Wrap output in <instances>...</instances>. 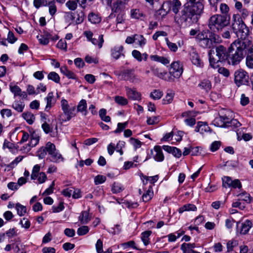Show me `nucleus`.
<instances>
[{
	"label": "nucleus",
	"mask_w": 253,
	"mask_h": 253,
	"mask_svg": "<svg viewBox=\"0 0 253 253\" xmlns=\"http://www.w3.org/2000/svg\"><path fill=\"white\" fill-rule=\"evenodd\" d=\"M232 28L238 40L234 41L228 48V63L238 65L246 56L247 66L253 68V42L246 39L249 30L240 14H233Z\"/></svg>",
	"instance_id": "obj_1"
},
{
	"label": "nucleus",
	"mask_w": 253,
	"mask_h": 253,
	"mask_svg": "<svg viewBox=\"0 0 253 253\" xmlns=\"http://www.w3.org/2000/svg\"><path fill=\"white\" fill-rule=\"evenodd\" d=\"M169 4V10L175 14L174 22L180 27H185L188 25L196 23L190 12L184 7V4L182 6L179 0H166Z\"/></svg>",
	"instance_id": "obj_2"
},
{
	"label": "nucleus",
	"mask_w": 253,
	"mask_h": 253,
	"mask_svg": "<svg viewBox=\"0 0 253 253\" xmlns=\"http://www.w3.org/2000/svg\"><path fill=\"white\" fill-rule=\"evenodd\" d=\"M191 36H196V39L199 45L205 48H211L214 44L221 42L220 37L209 30L200 31L198 29H191L190 31Z\"/></svg>",
	"instance_id": "obj_3"
},
{
	"label": "nucleus",
	"mask_w": 253,
	"mask_h": 253,
	"mask_svg": "<svg viewBox=\"0 0 253 253\" xmlns=\"http://www.w3.org/2000/svg\"><path fill=\"white\" fill-rule=\"evenodd\" d=\"M184 7L190 12L193 18L197 23L204 13V0H185Z\"/></svg>",
	"instance_id": "obj_4"
},
{
	"label": "nucleus",
	"mask_w": 253,
	"mask_h": 253,
	"mask_svg": "<svg viewBox=\"0 0 253 253\" xmlns=\"http://www.w3.org/2000/svg\"><path fill=\"white\" fill-rule=\"evenodd\" d=\"M216 55L218 59H215L212 55L214 53V51L210 50L208 55L209 57V62L211 66L213 68H216L219 66V62H223L228 60V50L222 45H219L215 47Z\"/></svg>",
	"instance_id": "obj_5"
},
{
	"label": "nucleus",
	"mask_w": 253,
	"mask_h": 253,
	"mask_svg": "<svg viewBox=\"0 0 253 253\" xmlns=\"http://www.w3.org/2000/svg\"><path fill=\"white\" fill-rule=\"evenodd\" d=\"M230 17L227 15L215 14L209 19L208 26L213 32L221 30L229 24Z\"/></svg>",
	"instance_id": "obj_6"
},
{
	"label": "nucleus",
	"mask_w": 253,
	"mask_h": 253,
	"mask_svg": "<svg viewBox=\"0 0 253 253\" xmlns=\"http://www.w3.org/2000/svg\"><path fill=\"white\" fill-rule=\"evenodd\" d=\"M61 103L64 114L61 115L59 119L61 123H62L70 120L72 118L76 115V107L74 106L69 108L68 101L65 99H62Z\"/></svg>",
	"instance_id": "obj_7"
},
{
	"label": "nucleus",
	"mask_w": 253,
	"mask_h": 253,
	"mask_svg": "<svg viewBox=\"0 0 253 253\" xmlns=\"http://www.w3.org/2000/svg\"><path fill=\"white\" fill-rule=\"evenodd\" d=\"M215 126H239L241 125L236 119H230L226 116H219L212 122Z\"/></svg>",
	"instance_id": "obj_8"
},
{
	"label": "nucleus",
	"mask_w": 253,
	"mask_h": 253,
	"mask_svg": "<svg viewBox=\"0 0 253 253\" xmlns=\"http://www.w3.org/2000/svg\"><path fill=\"white\" fill-rule=\"evenodd\" d=\"M234 83L240 87L242 85H248L249 84V76L248 73L242 69L236 70L234 74Z\"/></svg>",
	"instance_id": "obj_9"
},
{
	"label": "nucleus",
	"mask_w": 253,
	"mask_h": 253,
	"mask_svg": "<svg viewBox=\"0 0 253 253\" xmlns=\"http://www.w3.org/2000/svg\"><path fill=\"white\" fill-rule=\"evenodd\" d=\"M120 76L121 79L132 83H138L141 82L140 79L135 75L133 69L125 70L120 74Z\"/></svg>",
	"instance_id": "obj_10"
},
{
	"label": "nucleus",
	"mask_w": 253,
	"mask_h": 253,
	"mask_svg": "<svg viewBox=\"0 0 253 253\" xmlns=\"http://www.w3.org/2000/svg\"><path fill=\"white\" fill-rule=\"evenodd\" d=\"M183 73V68L179 61H175L170 64L168 74L173 79H178Z\"/></svg>",
	"instance_id": "obj_11"
},
{
	"label": "nucleus",
	"mask_w": 253,
	"mask_h": 253,
	"mask_svg": "<svg viewBox=\"0 0 253 253\" xmlns=\"http://www.w3.org/2000/svg\"><path fill=\"white\" fill-rule=\"evenodd\" d=\"M56 150L55 145L51 142H48L45 146L41 147L37 152V156L39 159L44 158L47 153L49 155Z\"/></svg>",
	"instance_id": "obj_12"
},
{
	"label": "nucleus",
	"mask_w": 253,
	"mask_h": 253,
	"mask_svg": "<svg viewBox=\"0 0 253 253\" xmlns=\"http://www.w3.org/2000/svg\"><path fill=\"white\" fill-rule=\"evenodd\" d=\"M151 71L153 75L158 78L168 82H173V79L171 77L168 73L160 68L154 66L150 67Z\"/></svg>",
	"instance_id": "obj_13"
},
{
	"label": "nucleus",
	"mask_w": 253,
	"mask_h": 253,
	"mask_svg": "<svg viewBox=\"0 0 253 253\" xmlns=\"http://www.w3.org/2000/svg\"><path fill=\"white\" fill-rule=\"evenodd\" d=\"M84 34L86 37L87 40L91 42L93 44L97 45L99 48H101L102 47L104 42L103 35H99L98 39H97L93 38V34L90 31H84Z\"/></svg>",
	"instance_id": "obj_14"
},
{
	"label": "nucleus",
	"mask_w": 253,
	"mask_h": 253,
	"mask_svg": "<svg viewBox=\"0 0 253 253\" xmlns=\"http://www.w3.org/2000/svg\"><path fill=\"white\" fill-rule=\"evenodd\" d=\"M162 147L159 145H156L154 147V151L155 154H153V150H150L151 154L153 155L154 159L158 162H162L164 160L165 156L162 151Z\"/></svg>",
	"instance_id": "obj_15"
},
{
	"label": "nucleus",
	"mask_w": 253,
	"mask_h": 253,
	"mask_svg": "<svg viewBox=\"0 0 253 253\" xmlns=\"http://www.w3.org/2000/svg\"><path fill=\"white\" fill-rule=\"evenodd\" d=\"M197 113L194 111H187L183 112L182 114L183 117H187V118L185 119L184 122L186 125L189 126H193L196 124V120L193 117L196 116Z\"/></svg>",
	"instance_id": "obj_16"
},
{
	"label": "nucleus",
	"mask_w": 253,
	"mask_h": 253,
	"mask_svg": "<svg viewBox=\"0 0 253 253\" xmlns=\"http://www.w3.org/2000/svg\"><path fill=\"white\" fill-rule=\"evenodd\" d=\"M126 94L127 97L133 100H140L141 99V94L138 92L135 88H131L127 86L125 87Z\"/></svg>",
	"instance_id": "obj_17"
},
{
	"label": "nucleus",
	"mask_w": 253,
	"mask_h": 253,
	"mask_svg": "<svg viewBox=\"0 0 253 253\" xmlns=\"http://www.w3.org/2000/svg\"><path fill=\"white\" fill-rule=\"evenodd\" d=\"M124 50L123 45H116L111 49V56L115 60L118 59L122 56L125 57V54L123 53Z\"/></svg>",
	"instance_id": "obj_18"
},
{
	"label": "nucleus",
	"mask_w": 253,
	"mask_h": 253,
	"mask_svg": "<svg viewBox=\"0 0 253 253\" xmlns=\"http://www.w3.org/2000/svg\"><path fill=\"white\" fill-rule=\"evenodd\" d=\"M169 5V3L167 2L166 1L163 2L161 8L156 12V15L158 16V18L162 19L168 14L170 11Z\"/></svg>",
	"instance_id": "obj_19"
},
{
	"label": "nucleus",
	"mask_w": 253,
	"mask_h": 253,
	"mask_svg": "<svg viewBox=\"0 0 253 253\" xmlns=\"http://www.w3.org/2000/svg\"><path fill=\"white\" fill-rule=\"evenodd\" d=\"M190 59L192 64L197 67L202 68L204 66V63L197 52L193 51L190 53Z\"/></svg>",
	"instance_id": "obj_20"
},
{
	"label": "nucleus",
	"mask_w": 253,
	"mask_h": 253,
	"mask_svg": "<svg viewBox=\"0 0 253 253\" xmlns=\"http://www.w3.org/2000/svg\"><path fill=\"white\" fill-rule=\"evenodd\" d=\"M162 148L164 151L168 153L172 154L173 156L176 158H179L181 156V150L175 147H172L169 145H163L162 146Z\"/></svg>",
	"instance_id": "obj_21"
},
{
	"label": "nucleus",
	"mask_w": 253,
	"mask_h": 253,
	"mask_svg": "<svg viewBox=\"0 0 253 253\" xmlns=\"http://www.w3.org/2000/svg\"><path fill=\"white\" fill-rule=\"evenodd\" d=\"M246 129V127H243L242 130H240L239 129H238L236 131L238 141H241L242 139H244L245 141H247L253 138L252 134L250 133H246V131H244V129Z\"/></svg>",
	"instance_id": "obj_22"
},
{
	"label": "nucleus",
	"mask_w": 253,
	"mask_h": 253,
	"mask_svg": "<svg viewBox=\"0 0 253 253\" xmlns=\"http://www.w3.org/2000/svg\"><path fill=\"white\" fill-rule=\"evenodd\" d=\"M130 17L132 19L143 20L145 17V14L143 12L139 9H132L130 10Z\"/></svg>",
	"instance_id": "obj_23"
},
{
	"label": "nucleus",
	"mask_w": 253,
	"mask_h": 253,
	"mask_svg": "<svg viewBox=\"0 0 253 253\" xmlns=\"http://www.w3.org/2000/svg\"><path fill=\"white\" fill-rule=\"evenodd\" d=\"M126 2L122 0L117 1L114 4L112 10L116 13H124L123 11Z\"/></svg>",
	"instance_id": "obj_24"
},
{
	"label": "nucleus",
	"mask_w": 253,
	"mask_h": 253,
	"mask_svg": "<svg viewBox=\"0 0 253 253\" xmlns=\"http://www.w3.org/2000/svg\"><path fill=\"white\" fill-rule=\"evenodd\" d=\"M151 60L161 63L162 64L166 65L169 63V60L165 57L160 56L158 55H151L150 56Z\"/></svg>",
	"instance_id": "obj_25"
},
{
	"label": "nucleus",
	"mask_w": 253,
	"mask_h": 253,
	"mask_svg": "<svg viewBox=\"0 0 253 253\" xmlns=\"http://www.w3.org/2000/svg\"><path fill=\"white\" fill-rule=\"evenodd\" d=\"M196 247L195 244L183 243L181 245L180 249L183 253H193V249Z\"/></svg>",
	"instance_id": "obj_26"
},
{
	"label": "nucleus",
	"mask_w": 253,
	"mask_h": 253,
	"mask_svg": "<svg viewBox=\"0 0 253 253\" xmlns=\"http://www.w3.org/2000/svg\"><path fill=\"white\" fill-rule=\"evenodd\" d=\"M252 222L250 220H246L244 222L242 223L240 233L245 235L248 233L249 230L252 227Z\"/></svg>",
	"instance_id": "obj_27"
},
{
	"label": "nucleus",
	"mask_w": 253,
	"mask_h": 253,
	"mask_svg": "<svg viewBox=\"0 0 253 253\" xmlns=\"http://www.w3.org/2000/svg\"><path fill=\"white\" fill-rule=\"evenodd\" d=\"M50 160L51 162L53 163H59L60 162H63L64 158L62 155L59 153L58 151L56 150L52 154L50 155Z\"/></svg>",
	"instance_id": "obj_28"
},
{
	"label": "nucleus",
	"mask_w": 253,
	"mask_h": 253,
	"mask_svg": "<svg viewBox=\"0 0 253 253\" xmlns=\"http://www.w3.org/2000/svg\"><path fill=\"white\" fill-rule=\"evenodd\" d=\"M44 132L51 137H57L59 135L58 127H42Z\"/></svg>",
	"instance_id": "obj_29"
},
{
	"label": "nucleus",
	"mask_w": 253,
	"mask_h": 253,
	"mask_svg": "<svg viewBox=\"0 0 253 253\" xmlns=\"http://www.w3.org/2000/svg\"><path fill=\"white\" fill-rule=\"evenodd\" d=\"M152 233L151 231L147 230L141 233V239L145 246H147L150 244V236L152 234Z\"/></svg>",
	"instance_id": "obj_30"
},
{
	"label": "nucleus",
	"mask_w": 253,
	"mask_h": 253,
	"mask_svg": "<svg viewBox=\"0 0 253 253\" xmlns=\"http://www.w3.org/2000/svg\"><path fill=\"white\" fill-rule=\"evenodd\" d=\"M79 220L82 224H87L90 220L88 211H83L79 217Z\"/></svg>",
	"instance_id": "obj_31"
},
{
	"label": "nucleus",
	"mask_w": 253,
	"mask_h": 253,
	"mask_svg": "<svg viewBox=\"0 0 253 253\" xmlns=\"http://www.w3.org/2000/svg\"><path fill=\"white\" fill-rule=\"evenodd\" d=\"M123 185L118 182H114L111 186V191L113 194H117L124 190Z\"/></svg>",
	"instance_id": "obj_32"
},
{
	"label": "nucleus",
	"mask_w": 253,
	"mask_h": 253,
	"mask_svg": "<svg viewBox=\"0 0 253 253\" xmlns=\"http://www.w3.org/2000/svg\"><path fill=\"white\" fill-rule=\"evenodd\" d=\"M88 19L92 24H98L101 21V18L100 16L95 13H90L88 16Z\"/></svg>",
	"instance_id": "obj_33"
},
{
	"label": "nucleus",
	"mask_w": 253,
	"mask_h": 253,
	"mask_svg": "<svg viewBox=\"0 0 253 253\" xmlns=\"http://www.w3.org/2000/svg\"><path fill=\"white\" fill-rule=\"evenodd\" d=\"M53 93L52 92H49L47 96L45 97L46 100V105L45 110L48 111L49 109L54 105V102H53Z\"/></svg>",
	"instance_id": "obj_34"
},
{
	"label": "nucleus",
	"mask_w": 253,
	"mask_h": 253,
	"mask_svg": "<svg viewBox=\"0 0 253 253\" xmlns=\"http://www.w3.org/2000/svg\"><path fill=\"white\" fill-rule=\"evenodd\" d=\"M201 88L205 89L206 91H210L211 88V84L210 81L204 79L198 84Z\"/></svg>",
	"instance_id": "obj_35"
},
{
	"label": "nucleus",
	"mask_w": 253,
	"mask_h": 253,
	"mask_svg": "<svg viewBox=\"0 0 253 253\" xmlns=\"http://www.w3.org/2000/svg\"><path fill=\"white\" fill-rule=\"evenodd\" d=\"M197 210V208L195 205L193 204H186L180 207L178 209V212L180 213H182L185 211H195Z\"/></svg>",
	"instance_id": "obj_36"
},
{
	"label": "nucleus",
	"mask_w": 253,
	"mask_h": 253,
	"mask_svg": "<svg viewBox=\"0 0 253 253\" xmlns=\"http://www.w3.org/2000/svg\"><path fill=\"white\" fill-rule=\"evenodd\" d=\"M12 107L18 112H23L25 107V104L21 101H15L12 105Z\"/></svg>",
	"instance_id": "obj_37"
},
{
	"label": "nucleus",
	"mask_w": 253,
	"mask_h": 253,
	"mask_svg": "<svg viewBox=\"0 0 253 253\" xmlns=\"http://www.w3.org/2000/svg\"><path fill=\"white\" fill-rule=\"evenodd\" d=\"M60 71L62 74L66 76L69 79H75V74L71 71H69L66 66H62L60 68Z\"/></svg>",
	"instance_id": "obj_38"
},
{
	"label": "nucleus",
	"mask_w": 253,
	"mask_h": 253,
	"mask_svg": "<svg viewBox=\"0 0 253 253\" xmlns=\"http://www.w3.org/2000/svg\"><path fill=\"white\" fill-rule=\"evenodd\" d=\"M87 103L84 99H82L79 103L77 106V111L80 112H84V115L86 114L87 112Z\"/></svg>",
	"instance_id": "obj_39"
},
{
	"label": "nucleus",
	"mask_w": 253,
	"mask_h": 253,
	"mask_svg": "<svg viewBox=\"0 0 253 253\" xmlns=\"http://www.w3.org/2000/svg\"><path fill=\"white\" fill-rule=\"evenodd\" d=\"M120 246L124 250L131 248L138 250L139 249L136 246V244L134 241H129L120 244Z\"/></svg>",
	"instance_id": "obj_40"
},
{
	"label": "nucleus",
	"mask_w": 253,
	"mask_h": 253,
	"mask_svg": "<svg viewBox=\"0 0 253 253\" xmlns=\"http://www.w3.org/2000/svg\"><path fill=\"white\" fill-rule=\"evenodd\" d=\"M22 117L29 125H32L35 119L34 115L30 112L23 113L22 114Z\"/></svg>",
	"instance_id": "obj_41"
},
{
	"label": "nucleus",
	"mask_w": 253,
	"mask_h": 253,
	"mask_svg": "<svg viewBox=\"0 0 253 253\" xmlns=\"http://www.w3.org/2000/svg\"><path fill=\"white\" fill-rule=\"evenodd\" d=\"M153 196V192L152 191V188L151 187H150L146 193H144L142 195V200L144 202H148L152 199Z\"/></svg>",
	"instance_id": "obj_42"
},
{
	"label": "nucleus",
	"mask_w": 253,
	"mask_h": 253,
	"mask_svg": "<svg viewBox=\"0 0 253 253\" xmlns=\"http://www.w3.org/2000/svg\"><path fill=\"white\" fill-rule=\"evenodd\" d=\"M134 40L140 47H143L146 43V39L141 35L135 34Z\"/></svg>",
	"instance_id": "obj_43"
},
{
	"label": "nucleus",
	"mask_w": 253,
	"mask_h": 253,
	"mask_svg": "<svg viewBox=\"0 0 253 253\" xmlns=\"http://www.w3.org/2000/svg\"><path fill=\"white\" fill-rule=\"evenodd\" d=\"M106 114L107 111L105 109H101L99 111V116L101 119L105 122H109L111 118L109 116H107Z\"/></svg>",
	"instance_id": "obj_44"
},
{
	"label": "nucleus",
	"mask_w": 253,
	"mask_h": 253,
	"mask_svg": "<svg viewBox=\"0 0 253 253\" xmlns=\"http://www.w3.org/2000/svg\"><path fill=\"white\" fill-rule=\"evenodd\" d=\"M163 93L159 89H154L150 94V97L154 100H159L163 96Z\"/></svg>",
	"instance_id": "obj_45"
},
{
	"label": "nucleus",
	"mask_w": 253,
	"mask_h": 253,
	"mask_svg": "<svg viewBox=\"0 0 253 253\" xmlns=\"http://www.w3.org/2000/svg\"><path fill=\"white\" fill-rule=\"evenodd\" d=\"M75 18L76 16L72 12H66L65 13V20L69 24H71L73 21H75Z\"/></svg>",
	"instance_id": "obj_46"
},
{
	"label": "nucleus",
	"mask_w": 253,
	"mask_h": 253,
	"mask_svg": "<svg viewBox=\"0 0 253 253\" xmlns=\"http://www.w3.org/2000/svg\"><path fill=\"white\" fill-rule=\"evenodd\" d=\"M15 208L17 210V214L20 216H23L26 213V207L21 205L20 203H17L15 205Z\"/></svg>",
	"instance_id": "obj_47"
},
{
	"label": "nucleus",
	"mask_w": 253,
	"mask_h": 253,
	"mask_svg": "<svg viewBox=\"0 0 253 253\" xmlns=\"http://www.w3.org/2000/svg\"><path fill=\"white\" fill-rule=\"evenodd\" d=\"M47 78L49 80H51L56 83H60V77L57 73L55 72H50Z\"/></svg>",
	"instance_id": "obj_48"
},
{
	"label": "nucleus",
	"mask_w": 253,
	"mask_h": 253,
	"mask_svg": "<svg viewBox=\"0 0 253 253\" xmlns=\"http://www.w3.org/2000/svg\"><path fill=\"white\" fill-rule=\"evenodd\" d=\"M40 137L34 132L31 135V142L29 143L32 147L36 146L39 142Z\"/></svg>",
	"instance_id": "obj_49"
},
{
	"label": "nucleus",
	"mask_w": 253,
	"mask_h": 253,
	"mask_svg": "<svg viewBox=\"0 0 253 253\" xmlns=\"http://www.w3.org/2000/svg\"><path fill=\"white\" fill-rule=\"evenodd\" d=\"M115 101L121 105H126L128 103L127 99L121 96H116L114 98Z\"/></svg>",
	"instance_id": "obj_50"
},
{
	"label": "nucleus",
	"mask_w": 253,
	"mask_h": 253,
	"mask_svg": "<svg viewBox=\"0 0 253 253\" xmlns=\"http://www.w3.org/2000/svg\"><path fill=\"white\" fill-rule=\"evenodd\" d=\"M76 13L77 17L76 16L75 22L76 24H79L84 21V13L82 11H77Z\"/></svg>",
	"instance_id": "obj_51"
},
{
	"label": "nucleus",
	"mask_w": 253,
	"mask_h": 253,
	"mask_svg": "<svg viewBox=\"0 0 253 253\" xmlns=\"http://www.w3.org/2000/svg\"><path fill=\"white\" fill-rule=\"evenodd\" d=\"M48 7L49 13L51 16H53L57 12V6L55 4V1L52 3L47 5Z\"/></svg>",
	"instance_id": "obj_52"
},
{
	"label": "nucleus",
	"mask_w": 253,
	"mask_h": 253,
	"mask_svg": "<svg viewBox=\"0 0 253 253\" xmlns=\"http://www.w3.org/2000/svg\"><path fill=\"white\" fill-rule=\"evenodd\" d=\"M130 143L133 146L135 150L139 148L142 145V142L138 139L131 137L129 139Z\"/></svg>",
	"instance_id": "obj_53"
},
{
	"label": "nucleus",
	"mask_w": 253,
	"mask_h": 253,
	"mask_svg": "<svg viewBox=\"0 0 253 253\" xmlns=\"http://www.w3.org/2000/svg\"><path fill=\"white\" fill-rule=\"evenodd\" d=\"M89 231V228L87 226H82L77 230V234L79 236H83L87 234Z\"/></svg>",
	"instance_id": "obj_54"
},
{
	"label": "nucleus",
	"mask_w": 253,
	"mask_h": 253,
	"mask_svg": "<svg viewBox=\"0 0 253 253\" xmlns=\"http://www.w3.org/2000/svg\"><path fill=\"white\" fill-rule=\"evenodd\" d=\"M174 97L173 93H167L165 97L163 100V104H168L170 103L173 100Z\"/></svg>",
	"instance_id": "obj_55"
},
{
	"label": "nucleus",
	"mask_w": 253,
	"mask_h": 253,
	"mask_svg": "<svg viewBox=\"0 0 253 253\" xmlns=\"http://www.w3.org/2000/svg\"><path fill=\"white\" fill-rule=\"evenodd\" d=\"M232 179L228 176H224L222 178V185L225 188L231 187Z\"/></svg>",
	"instance_id": "obj_56"
},
{
	"label": "nucleus",
	"mask_w": 253,
	"mask_h": 253,
	"mask_svg": "<svg viewBox=\"0 0 253 253\" xmlns=\"http://www.w3.org/2000/svg\"><path fill=\"white\" fill-rule=\"evenodd\" d=\"M47 116L42 112L41 113V122L42 123L41 126H49V120L47 118Z\"/></svg>",
	"instance_id": "obj_57"
},
{
	"label": "nucleus",
	"mask_w": 253,
	"mask_h": 253,
	"mask_svg": "<svg viewBox=\"0 0 253 253\" xmlns=\"http://www.w3.org/2000/svg\"><path fill=\"white\" fill-rule=\"evenodd\" d=\"M10 90L14 94V96H19L21 92V88L17 85H10Z\"/></svg>",
	"instance_id": "obj_58"
},
{
	"label": "nucleus",
	"mask_w": 253,
	"mask_h": 253,
	"mask_svg": "<svg viewBox=\"0 0 253 253\" xmlns=\"http://www.w3.org/2000/svg\"><path fill=\"white\" fill-rule=\"evenodd\" d=\"M64 209V203L60 202L57 206H53L52 207L53 212H59L62 211Z\"/></svg>",
	"instance_id": "obj_59"
},
{
	"label": "nucleus",
	"mask_w": 253,
	"mask_h": 253,
	"mask_svg": "<svg viewBox=\"0 0 253 253\" xmlns=\"http://www.w3.org/2000/svg\"><path fill=\"white\" fill-rule=\"evenodd\" d=\"M237 242L235 240H230L227 243V252L230 253L233 250L234 247L236 246Z\"/></svg>",
	"instance_id": "obj_60"
},
{
	"label": "nucleus",
	"mask_w": 253,
	"mask_h": 253,
	"mask_svg": "<svg viewBox=\"0 0 253 253\" xmlns=\"http://www.w3.org/2000/svg\"><path fill=\"white\" fill-rule=\"evenodd\" d=\"M106 180L105 176L98 175L94 178V183L95 185H98L104 183Z\"/></svg>",
	"instance_id": "obj_61"
},
{
	"label": "nucleus",
	"mask_w": 253,
	"mask_h": 253,
	"mask_svg": "<svg viewBox=\"0 0 253 253\" xmlns=\"http://www.w3.org/2000/svg\"><path fill=\"white\" fill-rule=\"evenodd\" d=\"M57 47L62 50H67V43L65 39H61L58 41L56 45Z\"/></svg>",
	"instance_id": "obj_62"
},
{
	"label": "nucleus",
	"mask_w": 253,
	"mask_h": 253,
	"mask_svg": "<svg viewBox=\"0 0 253 253\" xmlns=\"http://www.w3.org/2000/svg\"><path fill=\"white\" fill-rule=\"evenodd\" d=\"M66 6L71 10H75L77 7L76 1L69 0L66 3Z\"/></svg>",
	"instance_id": "obj_63"
},
{
	"label": "nucleus",
	"mask_w": 253,
	"mask_h": 253,
	"mask_svg": "<svg viewBox=\"0 0 253 253\" xmlns=\"http://www.w3.org/2000/svg\"><path fill=\"white\" fill-rule=\"evenodd\" d=\"M132 56L136 59L138 62L142 61L143 58L142 57V54L140 51L134 49L132 51Z\"/></svg>",
	"instance_id": "obj_64"
}]
</instances>
